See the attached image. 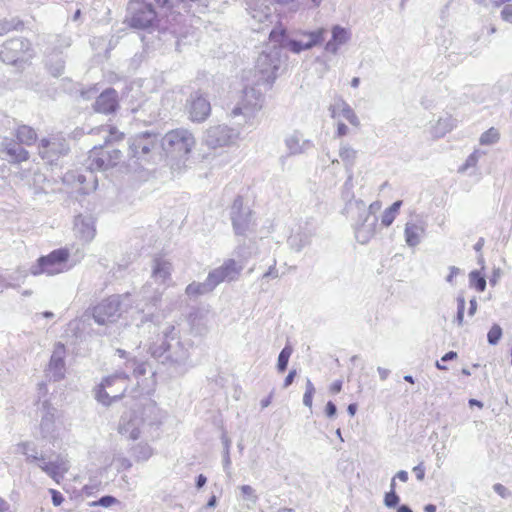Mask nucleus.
<instances>
[{"instance_id":"obj_1","label":"nucleus","mask_w":512,"mask_h":512,"mask_svg":"<svg viewBox=\"0 0 512 512\" xmlns=\"http://www.w3.org/2000/svg\"><path fill=\"white\" fill-rule=\"evenodd\" d=\"M107 131L108 135L104 139V143L92 147L85 159V165L89 172H103L116 167L121 161L123 154L121 150L113 148L114 143L122 142L125 134L114 125H102L93 128L90 133L99 131Z\"/></svg>"},{"instance_id":"obj_2","label":"nucleus","mask_w":512,"mask_h":512,"mask_svg":"<svg viewBox=\"0 0 512 512\" xmlns=\"http://www.w3.org/2000/svg\"><path fill=\"white\" fill-rule=\"evenodd\" d=\"M195 144L196 140L193 134L185 128L172 129L161 140L165 157L175 163H185Z\"/></svg>"},{"instance_id":"obj_3","label":"nucleus","mask_w":512,"mask_h":512,"mask_svg":"<svg viewBox=\"0 0 512 512\" xmlns=\"http://www.w3.org/2000/svg\"><path fill=\"white\" fill-rule=\"evenodd\" d=\"M70 251L67 248H59L46 256L40 257L31 267L33 275H56L69 269Z\"/></svg>"},{"instance_id":"obj_4","label":"nucleus","mask_w":512,"mask_h":512,"mask_svg":"<svg viewBox=\"0 0 512 512\" xmlns=\"http://www.w3.org/2000/svg\"><path fill=\"white\" fill-rule=\"evenodd\" d=\"M157 19L153 6L144 0H131L128 4V25L136 29L151 27Z\"/></svg>"},{"instance_id":"obj_5","label":"nucleus","mask_w":512,"mask_h":512,"mask_svg":"<svg viewBox=\"0 0 512 512\" xmlns=\"http://www.w3.org/2000/svg\"><path fill=\"white\" fill-rule=\"evenodd\" d=\"M159 146V138L156 133L144 132L131 139L129 149L132 157L137 160L148 161Z\"/></svg>"},{"instance_id":"obj_6","label":"nucleus","mask_w":512,"mask_h":512,"mask_svg":"<svg viewBox=\"0 0 512 512\" xmlns=\"http://www.w3.org/2000/svg\"><path fill=\"white\" fill-rule=\"evenodd\" d=\"M329 110L331 117L337 121V137H343L348 134V128L341 121L342 118L346 119L353 127H359L360 121L358 116L344 100L339 99L333 105H331Z\"/></svg>"},{"instance_id":"obj_7","label":"nucleus","mask_w":512,"mask_h":512,"mask_svg":"<svg viewBox=\"0 0 512 512\" xmlns=\"http://www.w3.org/2000/svg\"><path fill=\"white\" fill-rule=\"evenodd\" d=\"M185 108L189 120L194 123L206 121L212 110L210 101L200 92H195L190 95Z\"/></svg>"},{"instance_id":"obj_8","label":"nucleus","mask_w":512,"mask_h":512,"mask_svg":"<svg viewBox=\"0 0 512 512\" xmlns=\"http://www.w3.org/2000/svg\"><path fill=\"white\" fill-rule=\"evenodd\" d=\"M127 389L126 382L121 377L105 379L96 393V398L104 405H110L112 401L120 399Z\"/></svg>"},{"instance_id":"obj_9","label":"nucleus","mask_w":512,"mask_h":512,"mask_svg":"<svg viewBox=\"0 0 512 512\" xmlns=\"http://www.w3.org/2000/svg\"><path fill=\"white\" fill-rule=\"evenodd\" d=\"M94 320L100 325L115 322L120 317V301L117 297L102 300L92 309Z\"/></svg>"},{"instance_id":"obj_10","label":"nucleus","mask_w":512,"mask_h":512,"mask_svg":"<svg viewBox=\"0 0 512 512\" xmlns=\"http://www.w3.org/2000/svg\"><path fill=\"white\" fill-rule=\"evenodd\" d=\"M93 111L102 115L115 114L120 108L118 92L114 88L103 90L92 105Z\"/></svg>"},{"instance_id":"obj_11","label":"nucleus","mask_w":512,"mask_h":512,"mask_svg":"<svg viewBox=\"0 0 512 512\" xmlns=\"http://www.w3.org/2000/svg\"><path fill=\"white\" fill-rule=\"evenodd\" d=\"M64 180L79 194H88L97 187V179L91 172H89V176H86L80 171H69Z\"/></svg>"},{"instance_id":"obj_12","label":"nucleus","mask_w":512,"mask_h":512,"mask_svg":"<svg viewBox=\"0 0 512 512\" xmlns=\"http://www.w3.org/2000/svg\"><path fill=\"white\" fill-rule=\"evenodd\" d=\"M0 158L20 164L30 159V153L17 141L6 139L0 143Z\"/></svg>"},{"instance_id":"obj_13","label":"nucleus","mask_w":512,"mask_h":512,"mask_svg":"<svg viewBox=\"0 0 512 512\" xmlns=\"http://www.w3.org/2000/svg\"><path fill=\"white\" fill-rule=\"evenodd\" d=\"M299 34L304 37L305 41L290 40L287 47L294 53H300L321 44L324 41L326 30L319 28L315 31H300Z\"/></svg>"},{"instance_id":"obj_14","label":"nucleus","mask_w":512,"mask_h":512,"mask_svg":"<svg viewBox=\"0 0 512 512\" xmlns=\"http://www.w3.org/2000/svg\"><path fill=\"white\" fill-rule=\"evenodd\" d=\"M331 32L332 37L326 43L325 50L330 53H336L341 45L349 41L351 34L348 29L343 28L339 25L333 26Z\"/></svg>"},{"instance_id":"obj_15","label":"nucleus","mask_w":512,"mask_h":512,"mask_svg":"<svg viewBox=\"0 0 512 512\" xmlns=\"http://www.w3.org/2000/svg\"><path fill=\"white\" fill-rule=\"evenodd\" d=\"M15 141L22 146H33L38 141L36 130L28 125L22 124L16 127L14 131Z\"/></svg>"},{"instance_id":"obj_16","label":"nucleus","mask_w":512,"mask_h":512,"mask_svg":"<svg viewBox=\"0 0 512 512\" xmlns=\"http://www.w3.org/2000/svg\"><path fill=\"white\" fill-rule=\"evenodd\" d=\"M256 66L261 75L266 79L275 78L278 66L269 54L261 53L257 59Z\"/></svg>"},{"instance_id":"obj_17","label":"nucleus","mask_w":512,"mask_h":512,"mask_svg":"<svg viewBox=\"0 0 512 512\" xmlns=\"http://www.w3.org/2000/svg\"><path fill=\"white\" fill-rule=\"evenodd\" d=\"M41 469L46 472L51 478L57 483L64 477V474L68 471L65 464L58 463H44L41 465Z\"/></svg>"},{"instance_id":"obj_18","label":"nucleus","mask_w":512,"mask_h":512,"mask_svg":"<svg viewBox=\"0 0 512 512\" xmlns=\"http://www.w3.org/2000/svg\"><path fill=\"white\" fill-rule=\"evenodd\" d=\"M170 269L171 264L168 261H165L161 258H156L154 260V267H153V276L159 277L163 281H166L170 278Z\"/></svg>"},{"instance_id":"obj_19","label":"nucleus","mask_w":512,"mask_h":512,"mask_svg":"<svg viewBox=\"0 0 512 512\" xmlns=\"http://www.w3.org/2000/svg\"><path fill=\"white\" fill-rule=\"evenodd\" d=\"M51 144V141L47 138L41 139L38 144L39 156L49 162H52L54 158L58 157V153L51 148Z\"/></svg>"},{"instance_id":"obj_20","label":"nucleus","mask_w":512,"mask_h":512,"mask_svg":"<svg viewBox=\"0 0 512 512\" xmlns=\"http://www.w3.org/2000/svg\"><path fill=\"white\" fill-rule=\"evenodd\" d=\"M402 206V201L394 202L390 207H388L382 214L381 224H392L399 214L400 208Z\"/></svg>"},{"instance_id":"obj_21","label":"nucleus","mask_w":512,"mask_h":512,"mask_svg":"<svg viewBox=\"0 0 512 512\" xmlns=\"http://www.w3.org/2000/svg\"><path fill=\"white\" fill-rule=\"evenodd\" d=\"M470 287L478 292H483L486 288L485 276L480 271H472L469 274Z\"/></svg>"},{"instance_id":"obj_22","label":"nucleus","mask_w":512,"mask_h":512,"mask_svg":"<svg viewBox=\"0 0 512 512\" xmlns=\"http://www.w3.org/2000/svg\"><path fill=\"white\" fill-rule=\"evenodd\" d=\"M500 139V133L499 131L491 127L488 130H486L480 137V144L481 145H492L498 142Z\"/></svg>"},{"instance_id":"obj_23","label":"nucleus","mask_w":512,"mask_h":512,"mask_svg":"<svg viewBox=\"0 0 512 512\" xmlns=\"http://www.w3.org/2000/svg\"><path fill=\"white\" fill-rule=\"evenodd\" d=\"M226 280L227 279L225 278L223 270H220V268L214 269L209 273L207 277V285L209 286V290H212L215 286Z\"/></svg>"},{"instance_id":"obj_24","label":"nucleus","mask_w":512,"mask_h":512,"mask_svg":"<svg viewBox=\"0 0 512 512\" xmlns=\"http://www.w3.org/2000/svg\"><path fill=\"white\" fill-rule=\"evenodd\" d=\"M219 268L220 270H223V273L225 274V278L227 280H233L239 273V268L237 267L236 262L232 259L224 262V264Z\"/></svg>"},{"instance_id":"obj_25","label":"nucleus","mask_w":512,"mask_h":512,"mask_svg":"<svg viewBox=\"0 0 512 512\" xmlns=\"http://www.w3.org/2000/svg\"><path fill=\"white\" fill-rule=\"evenodd\" d=\"M292 351L293 350L290 346H286L280 352L277 363V367L280 372H284L286 370Z\"/></svg>"},{"instance_id":"obj_26","label":"nucleus","mask_w":512,"mask_h":512,"mask_svg":"<svg viewBox=\"0 0 512 512\" xmlns=\"http://www.w3.org/2000/svg\"><path fill=\"white\" fill-rule=\"evenodd\" d=\"M185 291L188 296H197V295L203 294L210 290H209V286L207 285V282L206 283L193 282L186 287Z\"/></svg>"},{"instance_id":"obj_27","label":"nucleus","mask_w":512,"mask_h":512,"mask_svg":"<svg viewBox=\"0 0 512 512\" xmlns=\"http://www.w3.org/2000/svg\"><path fill=\"white\" fill-rule=\"evenodd\" d=\"M419 226H407L405 230L406 240L410 246H415L419 243L420 233L418 232Z\"/></svg>"},{"instance_id":"obj_28","label":"nucleus","mask_w":512,"mask_h":512,"mask_svg":"<svg viewBox=\"0 0 512 512\" xmlns=\"http://www.w3.org/2000/svg\"><path fill=\"white\" fill-rule=\"evenodd\" d=\"M502 337V329L498 324H494L487 334L488 342L492 345H495L499 342Z\"/></svg>"},{"instance_id":"obj_29","label":"nucleus","mask_w":512,"mask_h":512,"mask_svg":"<svg viewBox=\"0 0 512 512\" xmlns=\"http://www.w3.org/2000/svg\"><path fill=\"white\" fill-rule=\"evenodd\" d=\"M314 394H315V387L310 380H307L306 390H305V393L303 396V403L309 408L312 407Z\"/></svg>"},{"instance_id":"obj_30","label":"nucleus","mask_w":512,"mask_h":512,"mask_svg":"<svg viewBox=\"0 0 512 512\" xmlns=\"http://www.w3.org/2000/svg\"><path fill=\"white\" fill-rule=\"evenodd\" d=\"M384 502H385V505L388 506V507H394L399 502V497L395 493V482H394V479L392 480V483H391V491L386 493L385 498H384Z\"/></svg>"},{"instance_id":"obj_31","label":"nucleus","mask_w":512,"mask_h":512,"mask_svg":"<svg viewBox=\"0 0 512 512\" xmlns=\"http://www.w3.org/2000/svg\"><path fill=\"white\" fill-rule=\"evenodd\" d=\"M118 503V500L113 496H103L97 501H93L90 506L96 507V506H103V507H111Z\"/></svg>"},{"instance_id":"obj_32","label":"nucleus","mask_w":512,"mask_h":512,"mask_svg":"<svg viewBox=\"0 0 512 512\" xmlns=\"http://www.w3.org/2000/svg\"><path fill=\"white\" fill-rule=\"evenodd\" d=\"M286 37V29L282 25L275 27L269 34V39L273 42H280Z\"/></svg>"},{"instance_id":"obj_33","label":"nucleus","mask_w":512,"mask_h":512,"mask_svg":"<svg viewBox=\"0 0 512 512\" xmlns=\"http://www.w3.org/2000/svg\"><path fill=\"white\" fill-rule=\"evenodd\" d=\"M339 156L342 161L352 162L356 157V151L351 147L344 146L340 148Z\"/></svg>"},{"instance_id":"obj_34","label":"nucleus","mask_w":512,"mask_h":512,"mask_svg":"<svg viewBox=\"0 0 512 512\" xmlns=\"http://www.w3.org/2000/svg\"><path fill=\"white\" fill-rule=\"evenodd\" d=\"M465 298L463 296H459L457 298V316L456 321L458 325H462L464 321V308H465Z\"/></svg>"},{"instance_id":"obj_35","label":"nucleus","mask_w":512,"mask_h":512,"mask_svg":"<svg viewBox=\"0 0 512 512\" xmlns=\"http://www.w3.org/2000/svg\"><path fill=\"white\" fill-rule=\"evenodd\" d=\"M49 492L51 494L53 504L55 506H60L64 501L62 494L55 489H50Z\"/></svg>"},{"instance_id":"obj_36","label":"nucleus","mask_w":512,"mask_h":512,"mask_svg":"<svg viewBox=\"0 0 512 512\" xmlns=\"http://www.w3.org/2000/svg\"><path fill=\"white\" fill-rule=\"evenodd\" d=\"M501 16L504 21L512 23V4H508L503 8Z\"/></svg>"},{"instance_id":"obj_37","label":"nucleus","mask_w":512,"mask_h":512,"mask_svg":"<svg viewBox=\"0 0 512 512\" xmlns=\"http://www.w3.org/2000/svg\"><path fill=\"white\" fill-rule=\"evenodd\" d=\"M325 412H326V415L328 417H334L335 414H336V406L333 402L329 401L327 404H326V408H325Z\"/></svg>"},{"instance_id":"obj_38","label":"nucleus","mask_w":512,"mask_h":512,"mask_svg":"<svg viewBox=\"0 0 512 512\" xmlns=\"http://www.w3.org/2000/svg\"><path fill=\"white\" fill-rule=\"evenodd\" d=\"M342 390V381L341 380H337L335 382H333L330 387H329V391L332 393V394H337L339 393L340 391Z\"/></svg>"},{"instance_id":"obj_39","label":"nucleus","mask_w":512,"mask_h":512,"mask_svg":"<svg viewBox=\"0 0 512 512\" xmlns=\"http://www.w3.org/2000/svg\"><path fill=\"white\" fill-rule=\"evenodd\" d=\"M413 472L418 480H423L425 476V469L422 465H417L413 468Z\"/></svg>"},{"instance_id":"obj_40","label":"nucleus","mask_w":512,"mask_h":512,"mask_svg":"<svg viewBox=\"0 0 512 512\" xmlns=\"http://www.w3.org/2000/svg\"><path fill=\"white\" fill-rule=\"evenodd\" d=\"M295 376H296V370H291L284 380V387L290 386L292 384V382L294 381Z\"/></svg>"},{"instance_id":"obj_41","label":"nucleus","mask_w":512,"mask_h":512,"mask_svg":"<svg viewBox=\"0 0 512 512\" xmlns=\"http://www.w3.org/2000/svg\"><path fill=\"white\" fill-rule=\"evenodd\" d=\"M240 490L244 496L250 497L254 495V489L249 485L241 486Z\"/></svg>"},{"instance_id":"obj_42","label":"nucleus","mask_w":512,"mask_h":512,"mask_svg":"<svg viewBox=\"0 0 512 512\" xmlns=\"http://www.w3.org/2000/svg\"><path fill=\"white\" fill-rule=\"evenodd\" d=\"M457 358V353L454 352V351H449L448 353H446L442 358H441V361L443 362H446L448 360H453V359H456Z\"/></svg>"},{"instance_id":"obj_43","label":"nucleus","mask_w":512,"mask_h":512,"mask_svg":"<svg viewBox=\"0 0 512 512\" xmlns=\"http://www.w3.org/2000/svg\"><path fill=\"white\" fill-rule=\"evenodd\" d=\"M273 396L272 394L268 395L266 398L262 399L260 402L261 408L268 407L272 402Z\"/></svg>"},{"instance_id":"obj_44","label":"nucleus","mask_w":512,"mask_h":512,"mask_svg":"<svg viewBox=\"0 0 512 512\" xmlns=\"http://www.w3.org/2000/svg\"><path fill=\"white\" fill-rule=\"evenodd\" d=\"M494 490H495L499 495H501L502 497H504V496L506 495V491H507V490H506V488H505L503 485H501V484H496V485L494 486Z\"/></svg>"},{"instance_id":"obj_45","label":"nucleus","mask_w":512,"mask_h":512,"mask_svg":"<svg viewBox=\"0 0 512 512\" xmlns=\"http://www.w3.org/2000/svg\"><path fill=\"white\" fill-rule=\"evenodd\" d=\"M477 309V302L476 299L470 300V308H469V315H474Z\"/></svg>"},{"instance_id":"obj_46","label":"nucleus","mask_w":512,"mask_h":512,"mask_svg":"<svg viewBox=\"0 0 512 512\" xmlns=\"http://www.w3.org/2000/svg\"><path fill=\"white\" fill-rule=\"evenodd\" d=\"M396 477L402 481V482H406L408 480V473L406 471H399L397 474H396Z\"/></svg>"},{"instance_id":"obj_47","label":"nucleus","mask_w":512,"mask_h":512,"mask_svg":"<svg viewBox=\"0 0 512 512\" xmlns=\"http://www.w3.org/2000/svg\"><path fill=\"white\" fill-rule=\"evenodd\" d=\"M206 483V477L202 474H200L198 477H197V487L198 488H201L205 485Z\"/></svg>"},{"instance_id":"obj_48","label":"nucleus","mask_w":512,"mask_h":512,"mask_svg":"<svg viewBox=\"0 0 512 512\" xmlns=\"http://www.w3.org/2000/svg\"><path fill=\"white\" fill-rule=\"evenodd\" d=\"M380 209H381V203L380 202H374L369 207V210L371 212H377Z\"/></svg>"},{"instance_id":"obj_49","label":"nucleus","mask_w":512,"mask_h":512,"mask_svg":"<svg viewBox=\"0 0 512 512\" xmlns=\"http://www.w3.org/2000/svg\"><path fill=\"white\" fill-rule=\"evenodd\" d=\"M469 405H470V406H477V407H479V408H482V407H483V403H482V402H480V401H478V400H476V399H470V400H469Z\"/></svg>"},{"instance_id":"obj_50","label":"nucleus","mask_w":512,"mask_h":512,"mask_svg":"<svg viewBox=\"0 0 512 512\" xmlns=\"http://www.w3.org/2000/svg\"><path fill=\"white\" fill-rule=\"evenodd\" d=\"M356 409H357L356 404H350V405L348 406V408H347V410H348V412H349V414H350L351 416H354V415H355V413H356Z\"/></svg>"},{"instance_id":"obj_51","label":"nucleus","mask_w":512,"mask_h":512,"mask_svg":"<svg viewBox=\"0 0 512 512\" xmlns=\"http://www.w3.org/2000/svg\"><path fill=\"white\" fill-rule=\"evenodd\" d=\"M424 511L425 512H436V506L433 505V504H427L425 507H424Z\"/></svg>"},{"instance_id":"obj_52","label":"nucleus","mask_w":512,"mask_h":512,"mask_svg":"<svg viewBox=\"0 0 512 512\" xmlns=\"http://www.w3.org/2000/svg\"><path fill=\"white\" fill-rule=\"evenodd\" d=\"M397 512H413L408 506L402 505L398 508Z\"/></svg>"},{"instance_id":"obj_53","label":"nucleus","mask_w":512,"mask_h":512,"mask_svg":"<svg viewBox=\"0 0 512 512\" xmlns=\"http://www.w3.org/2000/svg\"><path fill=\"white\" fill-rule=\"evenodd\" d=\"M351 85L353 87H355V88L358 87V85H359V78H357V77L353 78L352 81H351Z\"/></svg>"},{"instance_id":"obj_54","label":"nucleus","mask_w":512,"mask_h":512,"mask_svg":"<svg viewBox=\"0 0 512 512\" xmlns=\"http://www.w3.org/2000/svg\"><path fill=\"white\" fill-rule=\"evenodd\" d=\"M436 367L439 370H446L447 369V367L445 365H443V363H440V362H436Z\"/></svg>"},{"instance_id":"obj_55","label":"nucleus","mask_w":512,"mask_h":512,"mask_svg":"<svg viewBox=\"0 0 512 512\" xmlns=\"http://www.w3.org/2000/svg\"><path fill=\"white\" fill-rule=\"evenodd\" d=\"M404 380H405V381H407V382H409V383H411V384H413V383H414V379H413V377H412V376H410V375H406V376L404 377Z\"/></svg>"},{"instance_id":"obj_56","label":"nucleus","mask_w":512,"mask_h":512,"mask_svg":"<svg viewBox=\"0 0 512 512\" xmlns=\"http://www.w3.org/2000/svg\"><path fill=\"white\" fill-rule=\"evenodd\" d=\"M234 205H239V207H240L242 205V199L239 198V199L235 200Z\"/></svg>"},{"instance_id":"obj_57","label":"nucleus","mask_w":512,"mask_h":512,"mask_svg":"<svg viewBox=\"0 0 512 512\" xmlns=\"http://www.w3.org/2000/svg\"><path fill=\"white\" fill-rule=\"evenodd\" d=\"M79 16H80V10H77L76 13H75L74 18L77 19Z\"/></svg>"},{"instance_id":"obj_58","label":"nucleus","mask_w":512,"mask_h":512,"mask_svg":"<svg viewBox=\"0 0 512 512\" xmlns=\"http://www.w3.org/2000/svg\"><path fill=\"white\" fill-rule=\"evenodd\" d=\"M476 249H477V250H480V249H481V244H480V243H478V244L476 245Z\"/></svg>"},{"instance_id":"obj_59","label":"nucleus","mask_w":512,"mask_h":512,"mask_svg":"<svg viewBox=\"0 0 512 512\" xmlns=\"http://www.w3.org/2000/svg\"><path fill=\"white\" fill-rule=\"evenodd\" d=\"M322 0H313L314 3L319 4Z\"/></svg>"},{"instance_id":"obj_60","label":"nucleus","mask_w":512,"mask_h":512,"mask_svg":"<svg viewBox=\"0 0 512 512\" xmlns=\"http://www.w3.org/2000/svg\"><path fill=\"white\" fill-rule=\"evenodd\" d=\"M220 131H221V133H224V132H226V129L222 128V129H220Z\"/></svg>"}]
</instances>
